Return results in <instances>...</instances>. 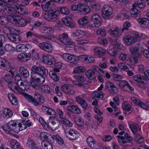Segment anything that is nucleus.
Wrapping results in <instances>:
<instances>
[{
	"label": "nucleus",
	"instance_id": "nucleus-47",
	"mask_svg": "<svg viewBox=\"0 0 149 149\" xmlns=\"http://www.w3.org/2000/svg\"><path fill=\"white\" fill-rule=\"evenodd\" d=\"M60 12L63 14L68 15L70 11L69 9L65 7H61L59 8Z\"/></svg>",
	"mask_w": 149,
	"mask_h": 149
},
{
	"label": "nucleus",
	"instance_id": "nucleus-29",
	"mask_svg": "<svg viewBox=\"0 0 149 149\" xmlns=\"http://www.w3.org/2000/svg\"><path fill=\"white\" fill-rule=\"evenodd\" d=\"M89 22L88 17L85 16L79 19L78 21V24L81 26H85Z\"/></svg>",
	"mask_w": 149,
	"mask_h": 149
},
{
	"label": "nucleus",
	"instance_id": "nucleus-62",
	"mask_svg": "<svg viewBox=\"0 0 149 149\" xmlns=\"http://www.w3.org/2000/svg\"><path fill=\"white\" fill-rule=\"evenodd\" d=\"M17 13H18L22 15H24L26 14V12L24 10L20 7L17 6Z\"/></svg>",
	"mask_w": 149,
	"mask_h": 149
},
{
	"label": "nucleus",
	"instance_id": "nucleus-2",
	"mask_svg": "<svg viewBox=\"0 0 149 149\" xmlns=\"http://www.w3.org/2000/svg\"><path fill=\"white\" fill-rule=\"evenodd\" d=\"M13 30V28L7 26L3 28L4 32L6 34L8 38L12 42H16L20 41V39L19 36L12 33Z\"/></svg>",
	"mask_w": 149,
	"mask_h": 149
},
{
	"label": "nucleus",
	"instance_id": "nucleus-25",
	"mask_svg": "<svg viewBox=\"0 0 149 149\" xmlns=\"http://www.w3.org/2000/svg\"><path fill=\"white\" fill-rule=\"evenodd\" d=\"M94 53L97 55L99 57L104 55L105 51L104 49L100 47H96L94 48Z\"/></svg>",
	"mask_w": 149,
	"mask_h": 149
},
{
	"label": "nucleus",
	"instance_id": "nucleus-61",
	"mask_svg": "<svg viewBox=\"0 0 149 149\" xmlns=\"http://www.w3.org/2000/svg\"><path fill=\"white\" fill-rule=\"evenodd\" d=\"M97 33L98 34H101L102 36H104L106 35V33L104 30L100 29H98L96 31Z\"/></svg>",
	"mask_w": 149,
	"mask_h": 149
},
{
	"label": "nucleus",
	"instance_id": "nucleus-24",
	"mask_svg": "<svg viewBox=\"0 0 149 149\" xmlns=\"http://www.w3.org/2000/svg\"><path fill=\"white\" fill-rule=\"evenodd\" d=\"M110 34L114 37H119L121 36L122 30L119 28H116L114 30L109 29V31Z\"/></svg>",
	"mask_w": 149,
	"mask_h": 149
},
{
	"label": "nucleus",
	"instance_id": "nucleus-38",
	"mask_svg": "<svg viewBox=\"0 0 149 149\" xmlns=\"http://www.w3.org/2000/svg\"><path fill=\"white\" fill-rule=\"evenodd\" d=\"M25 51L27 52L28 53L33 54L34 51V49L32 46L29 44H25Z\"/></svg>",
	"mask_w": 149,
	"mask_h": 149
},
{
	"label": "nucleus",
	"instance_id": "nucleus-9",
	"mask_svg": "<svg viewBox=\"0 0 149 149\" xmlns=\"http://www.w3.org/2000/svg\"><path fill=\"white\" fill-rule=\"evenodd\" d=\"M91 19L95 24V27H98L99 26L102 22L100 17L97 14H93L91 16Z\"/></svg>",
	"mask_w": 149,
	"mask_h": 149
},
{
	"label": "nucleus",
	"instance_id": "nucleus-37",
	"mask_svg": "<svg viewBox=\"0 0 149 149\" xmlns=\"http://www.w3.org/2000/svg\"><path fill=\"white\" fill-rule=\"evenodd\" d=\"M17 16L18 15H10L8 16L6 19L8 22L14 24L16 23V20H18Z\"/></svg>",
	"mask_w": 149,
	"mask_h": 149
},
{
	"label": "nucleus",
	"instance_id": "nucleus-7",
	"mask_svg": "<svg viewBox=\"0 0 149 149\" xmlns=\"http://www.w3.org/2000/svg\"><path fill=\"white\" fill-rule=\"evenodd\" d=\"M113 9L110 6L105 5L102 10L103 13L102 16L105 19H108L109 16L112 13Z\"/></svg>",
	"mask_w": 149,
	"mask_h": 149
},
{
	"label": "nucleus",
	"instance_id": "nucleus-45",
	"mask_svg": "<svg viewBox=\"0 0 149 149\" xmlns=\"http://www.w3.org/2000/svg\"><path fill=\"white\" fill-rule=\"evenodd\" d=\"M41 89L42 92L46 93H50L52 90L50 87L47 85H42L41 87Z\"/></svg>",
	"mask_w": 149,
	"mask_h": 149
},
{
	"label": "nucleus",
	"instance_id": "nucleus-49",
	"mask_svg": "<svg viewBox=\"0 0 149 149\" xmlns=\"http://www.w3.org/2000/svg\"><path fill=\"white\" fill-rule=\"evenodd\" d=\"M134 139L138 143H141L143 141V137L142 136L139 134L136 135Z\"/></svg>",
	"mask_w": 149,
	"mask_h": 149
},
{
	"label": "nucleus",
	"instance_id": "nucleus-50",
	"mask_svg": "<svg viewBox=\"0 0 149 149\" xmlns=\"http://www.w3.org/2000/svg\"><path fill=\"white\" fill-rule=\"evenodd\" d=\"M17 124L16 122L14 121L11 120L8 123L7 126L9 130H12Z\"/></svg>",
	"mask_w": 149,
	"mask_h": 149
},
{
	"label": "nucleus",
	"instance_id": "nucleus-63",
	"mask_svg": "<svg viewBox=\"0 0 149 149\" xmlns=\"http://www.w3.org/2000/svg\"><path fill=\"white\" fill-rule=\"evenodd\" d=\"M118 67L121 70H124L128 69L127 66L125 65L124 63H119L118 65Z\"/></svg>",
	"mask_w": 149,
	"mask_h": 149
},
{
	"label": "nucleus",
	"instance_id": "nucleus-21",
	"mask_svg": "<svg viewBox=\"0 0 149 149\" xmlns=\"http://www.w3.org/2000/svg\"><path fill=\"white\" fill-rule=\"evenodd\" d=\"M44 61L48 65H51L55 64V60L54 57L50 55H47L44 57Z\"/></svg>",
	"mask_w": 149,
	"mask_h": 149
},
{
	"label": "nucleus",
	"instance_id": "nucleus-31",
	"mask_svg": "<svg viewBox=\"0 0 149 149\" xmlns=\"http://www.w3.org/2000/svg\"><path fill=\"white\" fill-rule=\"evenodd\" d=\"M40 137L42 139H44L45 141L48 142V141H49V139H51V140L52 139L51 138V135L47 133L46 132H42L40 133Z\"/></svg>",
	"mask_w": 149,
	"mask_h": 149
},
{
	"label": "nucleus",
	"instance_id": "nucleus-42",
	"mask_svg": "<svg viewBox=\"0 0 149 149\" xmlns=\"http://www.w3.org/2000/svg\"><path fill=\"white\" fill-rule=\"evenodd\" d=\"M49 75L52 79L55 81H58L59 80V77L57 76L56 72L53 71H50L49 72Z\"/></svg>",
	"mask_w": 149,
	"mask_h": 149
},
{
	"label": "nucleus",
	"instance_id": "nucleus-35",
	"mask_svg": "<svg viewBox=\"0 0 149 149\" xmlns=\"http://www.w3.org/2000/svg\"><path fill=\"white\" fill-rule=\"evenodd\" d=\"M85 70V68L84 67L82 66H77L74 68L72 72V73L78 74L81 72H84Z\"/></svg>",
	"mask_w": 149,
	"mask_h": 149
},
{
	"label": "nucleus",
	"instance_id": "nucleus-55",
	"mask_svg": "<svg viewBox=\"0 0 149 149\" xmlns=\"http://www.w3.org/2000/svg\"><path fill=\"white\" fill-rule=\"evenodd\" d=\"M26 38H31L33 36H34L37 38H38L39 36L36 33H34L33 32L29 31L26 32Z\"/></svg>",
	"mask_w": 149,
	"mask_h": 149
},
{
	"label": "nucleus",
	"instance_id": "nucleus-14",
	"mask_svg": "<svg viewBox=\"0 0 149 149\" xmlns=\"http://www.w3.org/2000/svg\"><path fill=\"white\" fill-rule=\"evenodd\" d=\"M18 73L19 76L23 77L25 78H27L29 76V71L24 66H21L19 67Z\"/></svg>",
	"mask_w": 149,
	"mask_h": 149
},
{
	"label": "nucleus",
	"instance_id": "nucleus-28",
	"mask_svg": "<svg viewBox=\"0 0 149 149\" xmlns=\"http://www.w3.org/2000/svg\"><path fill=\"white\" fill-rule=\"evenodd\" d=\"M8 97L10 102L13 105H17L18 104V101L16 97L12 93L8 94Z\"/></svg>",
	"mask_w": 149,
	"mask_h": 149
},
{
	"label": "nucleus",
	"instance_id": "nucleus-4",
	"mask_svg": "<svg viewBox=\"0 0 149 149\" xmlns=\"http://www.w3.org/2000/svg\"><path fill=\"white\" fill-rule=\"evenodd\" d=\"M77 11L81 14H86L91 11L89 7L85 4L79 3L78 4Z\"/></svg>",
	"mask_w": 149,
	"mask_h": 149
},
{
	"label": "nucleus",
	"instance_id": "nucleus-10",
	"mask_svg": "<svg viewBox=\"0 0 149 149\" xmlns=\"http://www.w3.org/2000/svg\"><path fill=\"white\" fill-rule=\"evenodd\" d=\"M31 56L30 54L27 53H22L19 54L17 58L21 62H25L29 60Z\"/></svg>",
	"mask_w": 149,
	"mask_h": 149
},
{
	"label": "nucleus",
	"instance_id": "nucleus-12",
	"mask_svg": "<svg viewBox=\"0 0 149 149\" xmlns=\"http://www.w3.org/2000/svg\"><path fill=\"white\" fill-rule=\"evenodd\" d=\"M17 87L22 91H27L29 88V83L26 81L20 80L17 83Z\"/></svg>",
	"mask_w": 149,
	"mask_h": 149
},
{
	"label": "nucleus",
	"instance_id": "nucleus-26",
	"mask_svg": "<svg viewBox=\"0 0 149 149\" xmlns=\"http://www.w3.org/2000/svg\"><path fill=\"white\" fill-rule=\"evenodd\" d=\"M85 35V33L83 31L80 30H75L73 31L72 36L74 37H79L82 38Z\"/></svg>",
	"mask_w": 149,
	"mask_h": 149
},
{
	"label": "nucleus",
	"instance_id": "nucleus-51",
	"mask_svg": "<svg viewBox=\"0 0 149 149\" xmlns=\"http://www.w3.org/2000/svg\"><path fill=\"white\" fill-rule=\"evenodd\" d=\"M131 105L127 102H124L122 104V107L124 110L129 111L130 110Z\"/></svg>",
	"mask_w": 149,
	"mask_h": 149
},
{
	"label": "nucleus",
	"instance_id": "nucleus-48",
	"mask_svg": "<svg viewBox=\"0 0 149 149\" xmlns=\"http://www.w3.org/2000/svg\"><path fill=\"white\" fill-rule=\"evenodd\" d=\"M118 58L119 59L125 62L128 60L130 59L129 55L127 54H121Z\"/></svg>",
	"mask_w": 149,
	"mask_h": 149
},
{
	"label": "nucleus",
	"instance_id": "nucleus-36",
	"mask_svg": "<svg viewBox=\"0 0 149 149\" xmlns=\"http://www.w3.org/2000/svg\"><path fill=\"white\" fill-rule=\"evenodd\" d=\"M4 117L6 118H8L12 117L13 113L12 111L7 108L5 109L3 111Z\"/></svg>",
	"mask_w": 149,
	"mask_h": 149
},
{
	"label": "nucleus",
	"instance_id": "nucleus-59",
	"mask_svg": "<svg viewBox=\"0 0 149 149\" xmlns=\"http://www.w3.org/2000/svg\"><path fill=\"white\" fill-rule=\"evenodd\" d=\"M103 98V95L101 93L99 92L95 93L93 97L94 100H97L99 99H102Z\"/></svg>",
	"mask_w": 149,
	"mask_h": 149
},
{
	"label": "nucleus",
	"instance_id": "nucleus-40",
	"mask_svg": "<svg viewBox=\"0 0 149 149\" xmlns=\"http://www.w3.org/2000/svg\"><path fill=\"white\" fill-rule=\"evenodd\" d=\"M63 23L67 26L72 27L73 26V24L70 18H64L62 20Z\"/></svg>",
	"mask_w": 149,
	"mask_h": 149
},
{
	"label": "nucleus",
	"instance_id": "nucleus-64",
	"mask_svg": "<svg viewBox=\"0 0 149 149\" xmlns=\"http://www.w3.org/2000/svg\"><path fill=\"white\" fill-rule=\"evenodd\" d=\"M143 53L144 57L149 60V50L145 49L143 50Z\"/></svg>",
	"mask_w": 149,
	"mask_h": 149
},
{
	"label": "nucleus",
	"instance_id": "nucleus-33",
	"mask_svg": "<svg viewBox=\"0 0 149 149\" xmlns=\"http://www.w3.org/2000/svg\"><path fill=\"white\" fill-rule=\"evenodd\" d=\"M14 127L13 129L12 130L15 131L16 133H18L20 131L23 130L26 128V127L25 126L24 127L22 126V125L20 123L17 124Z\"/></svg>",
	"mask_w": 149,
	"mask_h": 149
},
{
	"label": "nucleus",
	"instance_id": "nucleus-22",
	"mask_svg": "<svg viewBox=\"0 0 149 149\" xmlns=\"http://www.w3.org/2000/svg\"><path fill=\"white\" fill-rule=\"evenodd\" d=\"M68 110L71 111L73 113L79 114L81 113L80 109L77 106L72 105L68 106L67 108Z\"/></svg>",
	"mask_w": 149,
	"mask_h": 149
},
{
	"label": "nucleus",
	"instance_id": "nucleus-34",
	"mask_svg": "<svg viewBox=\"0 0 149 149\" xmlns=\"http://www.w3.org/2000/svg\"><path fill=\"white\" fill-rule=\"evenodd\" d=\"M0 64L1 66L3 67L4 69L8 70L10 68V66L7 63L5 60L1 58H0Z\"/></svg>",
	"mask_w": 149,
	"mask_h": 149
},
{
	"label": "nucleus",
	"instance_id": "nucleus-1",
	"mask_svg": "<svg viewBox=\"0 0 149 149\" xmlns=\"http://www.w3.org/2000/svg\"><path fill=\"white\" fill-rule=\"evenodd\" d=\"M31 78L38 82L40 81L42 83L45 81V77L48 75L47 69L42 66L33 65L31 68Z\"/></svg>",
	"mask_w": 149,
	"mask_h": 149
},
{
	"label": "nucleus",
	"instance_id": "nucleus-20",
	"mask_svg": "<svg viewBox=\"0 0 149 149\" xmlns=\"http://www.w3.org/2000/svg\"><path fill=\"white\" fill-rule=\"evenodd\" d=\"M134 80L142 84H145L147 83L148 81L143 76L139 75H135L133 77Z\"/></svg>",
	"mask_w": 149,
	"mask_h": 149
},
{
	"label": "nucleus",
	"instance_id": "nucleus-15",
	"mask_svg": "<svg viewBox=\"0 0 149 149\" xmlns=\"http://www.w3.org/2000/svg\"><path fill=\"white\" fill-rule=\"evenodd\" d=\"M123 40L127 44L130 45L134 44L137 41V39L130 36H125Z\"/></svg>",
	"mask_w": 149,
	"mask_h": 149
},
{
	"label": "nucleus",
	"instance_id": "nucleus-19",
	"mask_svg": "<svg viewBox=\"0 0 149 149\" xmlns=\"http://www.w3.org/2000/svg\"><path fill=\"white\" fill-rule=\"evenodd\" d=\"M52 2V0H44L41 3V6L43 10L45 11H48Z\"/></svg>",
	"mask_w": 149,
	"mask_h": 149
},
{
	"label": "nucleus",
	"instance_id": "nucleus-18",
	"mask_svg": "<svg viewBox=\"0 0 149 149\" xmlns=\"http://www.w3.org/2000/svg\"><path fill=\"white\" fill-rule=\"evenodd\" d=\"M43 18L48 20L50 21L51 20H55L56 18L54 15V13L52 12L43 13L42 15Z\"/></svg>",
	"mask_w": 149,
	"mask_h": 149
},
{
	"label": "nucleus",
	"instance_id": "nucleus-8",
	"mask_svg": "<svg viewBox=\"0 0 149 149\" xmlns=\"http://www.w3.org/2000/svg\"><path fill=\"white\" fill-rule=\"evenodd\" d=\"M38 46L42 50L48 53H50L53 50V47L50 43L43 42L38 45Z\"/></svg>",
	"mask_w": 149,
	"mask_h": 149
},
{
	"label": "nucleus",
	"instance_id": "nucleus-44",
	"mask_svg": "<svg viewBox=\"0 0 149 149\" xmlns=\"http://www.w3.org/2000/svg\"><path fill=\"white\" fill-rule=\"evenodd\" d=\"M17 52H25V44H20L18 45L16 48Z\"/></svg>",
	"mask_w": 149,
	"mask_h": 149
},
{
	"label": "nucleus",
	"instance_id": "nucleus-43",
	"mask_svg": "<svg viewBox=\"0 0 149 149\" xmlns=\"http://www.w3.org/2000/svg\"><path fill=\"white\" fill-rule=\"evenodd\" d=\"M74 120L78 126L82 127L84 125V122L82 120H81L80 118L79 117L74 118Z\"/></svg>",
	"mask_w": 149,
	"mask_h": 149
},
{
	"label": "nucleus",
	"instance_id": "nucleus-3",
	"mask_svg": "<svg viewBox=\"0 0 149 149\" xmlns=\"http://www.w3.org/2000/svg\"><path fill=\"white\" fill-rule=\"evenodd\" d=\"M98 70V66L94 65L92 69L88 70L85 73L86 76L90 80L96 77V71Z\"/></svg>",
	"mask_w": 149,
	"mask_h": 149
},
{
	"label": "nucleus",
	"instance_id": "nucleus-16",
	"mask_svg": "<svg viewBox=\"0 0 149 149\" xmlns=\"http://www.w3.org/2000/svg\"><path fill=\"white\" fill-rule=\"evenodd\" d=\"M137 5L136 3L133 4V8L130 10V13L132 15V16L135 17H139L141 14V12L137 10L136 7Z\"/></svg>",
	"mask_w": 149,
	"mask_h": 149
},
{
	"label": "nucleus",
	"instance_id": "nucleus-57",
	"mask_svg": "<svg viewBox=\"0 0 149 149\" xmlns=\"http://www.w3.org/2000/svg\"><path fill=\"white\" fill-rule=\"evenodd\" d=\"M123 28L122 29V32L123 33L125 30H127L128 28L131 26L130 23L128 22H126L124 23L123 25Z\"/></svg>",
	"mask_w": 149,
	"mask_h": 149
},
{
	"label": "nucleus",
	"instance_id": "nucleus-32",
	"mask_svg": "<svg viewBox=\"0 0 149 149\" xmlns=\"http://www.w3.org/2000/svg\"><path fill=\"white\" fill-rule=\"evenodd\" d=\"M129 125L132 133L134 134H136L138 130L137 128L139 127V125L137 124L131 123H129Z\"/></svg>",
	"mask_w": 149,
	"mask_h": 149
},
{
	"label": "nucleus",
	"instance_id": "nucleus-23",
	"mask_svg": "<svg viewBox=\"0 0 149 149\" xmlns=\"http://www.w3.org/2000/svg\"><path fill=\"white\" fill-rule=\"evenodd\" d=\"M8 86L11 90L17 94H18L19 93L18 87H17V83H15L13 82H9L8 84Z\"/></svg>",
	"mask_w": 149,
	"mask_h": 149
},
{
	"label": "nucleus",
	"instance_id": "nucleus-11",
	"mask_svg": "<svg viewBox=\"0 0 149 149\" xmlns=\"http://www.w3.org/2000/svg\"><path fill=\"white\" fill-rule=\"evenodd\" d=\"M105 86L107 89L116 93L118 91V88L112 82L107 81L105 83Z\"/></svg>",
	"mask_w": 149,
	"mask_h": 149
},
{
	"label": "nucleus",
	"instance_id": "nucleus-53",
	"mask_svg": "<svg viewBox=\"0 0 149 149\" xmlns=\"http://www.w3.org/2000/svg\"><path fill=\"white\" fill-rule=\"evenodd\" d=\"M70 57L71 58L69 62L72 63H76L78 62L79 59L77 57L74 55H72Z\"/></svg>",
	"mask_w": 149,
	"mask_h": 149
},
{
	"label": "nucleus",
	"instance_id": "nucleus-58",
	"mask_svg": "<svg viewBox=\"0 0 149 149\" xmlns=\"http://www.w3.org/2000/svg\"><path fill=\"white\" fill-rule=\"evenodd\" d=\"M5 49L7 52H10L15 49V48L10 44L6 45L4 47Z\"/></svg>",
	"mask_w": 149,
	"mask_h": 149
},
{
	"label": "nucleus",
	"instance_id": "nucleus-46",
	"mask_svg": "<svg viewBox=\"0 0 149 149\" xmlns=\"http://www.w3.org/2000/svg\"><path fill=\"white\" fill-rule=\"evenodd\" d=\"M68 133L69 134H71L73 135V137H70V139L72 140H76V138H77L78 136V135L79 134V133L77 132L74 131L73 130L70 131Z\"/></svg>",
	"mask_w": 149,
	"mask_h": 149
},
{
	"label": "nucleus",
	"instance_id": "nucleus-13",
	"mask_svg": "<svg viewBox=\"0 0 149 149\" xmlns=\"http://www.w3.org/2000/svg\"><path fill=\"white\" fill-rule=\"evenodd\" d=\"M24 96L29 102L33 104L35 106H37L40 104L39 103L36 101L35 97H33L32 96L26 93H25Z\"/></svg>",
	"mask_w": 149,
	"mask_h": 149
},
{
	"label": "nucleus",
	"instance_id": "nucleus-5",
	"mask_svg": "<svg viewBox=\"0 0 149 149\" xmlns=\"http://www.w3.org/2000/svg\"><path fill=\"white\" fill-rule=\"evenodd\" d=\"M139 48L136 46H131L130 49L131 53L136 56L134 57L133 58V61H135L136 63H137L138 61V58H141L142 56L141 55L139 52Z\"/></svg>",
	"mask_w": 149,
	"mask_h": 149
},
{
	"label": "nucleus",
	"instance_id": "nucleus-41",
	"mask_svg": "<svg viewBox=\"0 0 149 149\" xmlns=\"http://www.w3.org/2000/svg\"><path fill=\"white\" fill-rule=\"evenodd\" d=\"M118 84L120 87L121 89L125 90L124 88L126 86H127L129 85V83L125 80H118Z\"/></svg>",
	"mask_w": 149,
	"mask_h": 149
},
{
	"label": "nucleus",
	"instance_id": "nucleus-30",
	"mask_svg": "<svg viewBox=\"0 0 149 149\" xmlns=\"http://www.w3.org/2000/svg\"><path fill=\"white\" fill-rule=\"evenodd\" d=\"M17 6L13 7L10 5H8L6 11L9 14L14 15L17 13Z\"/></svg>",
	"mask_w": 149,
	"mask_h": 149
},
{
	"label": "nucleus",
	"instance_id": "nucleus-60",
	"mask_svg": "<svg viewBox=\"0 0 149 149\" xmlns=\"http://www.w3.org/2000/svg\"><path fill=\"white\" fill-rule=\"evenodd\" d=\"M71 55L68 53H65L63 54L62 57L63 59L64 60L69 62Z\"/></svg>",
	"mask_w": 149,
	"mask_h": 149
},
{
	"label": "nucleus",
	"instance_id": "nucleus-56",
	"mask_svg": "<svg viewBox=\"0 0 149 149\" xmlns=\"http://www.w3.org/2000/svg\"><path fill=\"white\" fill-rule=\"evenodd\" d=\"M8 6L6 3H0V11H6Z\"/></svg>",
	"mask_w": 149,
	"mask_h": 149
},
{
	"label": "nucleus",
	"instance_id": "nucleus-6",
	"mask_svg": "<svg viewBox=\"0 0 149 149\" xmlns=\"http://www.w3.org/2000/svg\"><path fill=\"white\" fill-rule=\"evenodd\" d=\"M58 40L59 41L65 45H71L73 44V42L71 40L68 38V35L65 33H63L59 36Z\"/></svg>",
	"mask_w": 149,
	"mask_h": 149
},
{
	"label": "nucleus",
	"instance_id": "nucleus-17",
	"mask_svg": "<svg viewBox=\"0 0 149 149\" xmlns=\"http://www.w3.org/2000/svg\"><path fill=\"white\" fill-rule=\"evenodd\" d=\"M137 21L139 24L144 27H149V20L146 18L139 17Z\"/></svg>",
	"mask_w": 149,
	"mask_h": 149
},
{
	"label": "nucleus",
	"instance_id": "nucleus-52",
	"mask_svg": "<svg viewBox=\"0 0 149 149\" xmlns=\"http://www.w3.org/2000/svg\"><path fill=\"white\" fill-rule=\"evenodd\" d=\"M46 113L48 115H52L53 117L56 118L57 117L56 113L55 111L49 108Z\"/></svg>",
	"mask_w": 149,
	"mask_h": 149
},
{
	"label": "nucleus",
	"instance_id": "nucleus-39",
	"mask_svg": "<svg viewBox=\"0 0 149 149\" xmlns=\"http://www.w3.org/2000/svg\"><path fill=\"white\" fill-rule=\"evenodd\" d=\"M27 144L29 146H31V149H39L34 141L31 139L27 140Z\"/></svg>",
	"mask_w": 149,
	"mask_h": 149
},
{
	"label": "nucleus",
	"instance_id": "nucleus-27",
	"mask_svg": "<svg viewBox=\"0 0 149 149\" xmlns=\"http://www.w3.org/2000/svg\"><path fill=\"white\" fill-rule=\"evenodd\" d=\"M17 17L18 19H17L18 20H16V22L18 23L20 26L23 27L26 25L28 23L27 20L18 15Z\"/></svg>",
	"mask_w": 149,
	"mask_h": 149
},
{
	"label": "nucleus",
	"instance_id": "nucleus-54",
	"mask_svg": "<svg viewBox=\"0 0 149 149\" xmlns=\"http://www.w3.org/2000/svg\"><path fill=\"white\" fill-rule=\"evenodd\" d=\"M87 143L91 147H92L94 146L95 143V142L93 141V138L91 136H89L86 139Z\"/></svg>",
	"mask_w": 149,
	"mask_h": 149
}]
</instances>
